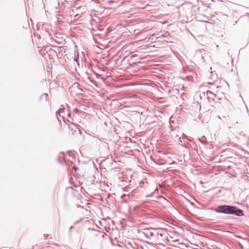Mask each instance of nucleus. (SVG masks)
Here are the masks:
<instances>
[{"mask_svg": "<svg viewBox=\"0 0 249 249\" xmlns=\"http://www.w3.org/2000/svg\"><path fill=\"white\" fill-rule=\"evenodd\" d=\"M220 212L230 214H235L238 216L243 215V211L241 210H236V208L232 206H223L220 208Z\"/></svg>", "mask_w": 249, "mask_h": 249, "instance_id": "f257e3e1", "label": "nucleus"}, {"mask_svg": "<svg viewBox=\"0 0 249 249\" xmlns=\"http://www.w3.org/2000/svg\"><path fill=\"white\" fill-rule=\"evenodd\" d=\"M64 108H59L56 112V115L60 116L61 113L64 111Z\"/></svg>", "mask_w": 249, "mask_h": 249, "instance_id": "f03ea898", "label": "nucleus"}]
</instances>
